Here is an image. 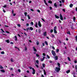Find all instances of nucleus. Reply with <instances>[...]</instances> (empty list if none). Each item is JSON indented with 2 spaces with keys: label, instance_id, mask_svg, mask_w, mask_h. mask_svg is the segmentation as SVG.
<instances>
[{
  "label": "nucleus",
  "instance_id": "nucleus-1",
  "mask_svg": "<svg viewBox=\"0 0 77 77\" xmlns=\"http://www.w3.org/2000/svg\"><path fill=\"white\" fill-rule=\"evenodd\" d=\"M55 70L57 72H59V71L60 70V67L58 68L57 67H56Z\"/></svg>",
  "mask_w": 77,
  "mask_h": 77
},
{
  "label": "nucleus",
  "instance_id": "nucleus-2",
  "mask_svg": "<svg viewBox=\"0 0 77 77\" xmlns=\"http://www.w3.org/2000/svg\"><path fill=\"white\" fill-rule=\"evenodd\" d=\"M60 17L61 20H62V21H63V17L62 16V14H60Z\"/></svg>",
  "mask_w": 77,
  "mask_h": 77
},
{
  "label": "nucleus",
  "instance_id": "nucleus-3",
  "mask_svg": "<svg viewBox=\"0 0 77 77\" xmlns=\"http://www.w3.org/2000/svg\"><path fill=\"white\" fill-rule=\"evenodd\" d=\"M52 54L54 56H56V54L55 53V52L53 50H52L51 51Z\"/></svg>",
  "mask_w": 77,
  "mask_h": 77
},
{
  "label": "nucleus",
  "instance_id": "nucleus-4",
  "mask_svg": "<svg viewBox=\"0 0 77 77\" xmlns=\"http://www.w3.org/2000/svg\"><path fill=\"white\" fill-rule=\"evenodd\" d=\"M38 26H39V27H40L42 26V25H41V22H40V21H38Z\"/></svg>",
  "mask_w": 77,
  "mask_h": 77
},
{
  "label": "nucleus",
  "instance_id": "nucleus-5",
  "mask_svg": "<svg viewBox=\"0 0 77 77\" xmlns=\"http://www.w3.org/2000/svg\"><path fill=\"white\" fill-rule=\"evenodd\" d=\"M32 71H33L32 72V74H35V70L33 68H32Z\"/></svg>",
  "mask_w": 77,
  "mask_h": 77
},
{
  "label": "nucleus",
  "instance_id": "nucleus-6",
  "mask_svg": "<svg viewBox=\"0 0 77 77\" xmlns=\"http://www.w3.org/2000/svg\"><path fill=\"white\" fill-rule=\"evenodd\" d=\"M43 35L44 36H47V32H44Z\"/></svg>",
  "mask_w": 77,
  "mask_h": 77
},
{
  "label": "nucleus",
  "instance_id": "nucleus-7",
  "mask_svg": "<svg viewBox=\"0 0 77 77\" xmlns=\"http://www.w3.org/2000/svg\"><path fill=\"white\" fill-rule=\"evenodd\" d=\"M55 17L57 19H59V17L57 16L56 15H55Z\"/></svg>",
  "mask_w": 77,
  "mask_h": 77
},
{
  "label": "nucleus",
  "instance_id": "nucleus-8",
  "mask_svg": "<svg viewBox=\"0 0 77 77\" xmlns=\"http://www.w3.org/2000/svg\"><path fill=\"white\" fill-rule=\"evenodd\" d=\"M54 33L57 34V31L56 30L54 29Z\"/></svg>",
  "mask_w": 77,
  "mask_h": 77
},
{
  "label": "nucleus",
  "instance_id": "nucleus-9",
  "mask_svg": "<svg viewBox=\"0 0 77 77\" xmlns=\"http://www.w3.org/2000/svg\"><path fill=\"white\" fill-rule=\"evenodd\" d=\"M55 60H57L58 59V57H57V56H56L55 57Z\"/></svg>",
  "mask_w": 77,
  "mask_h": 77
},
{
  "label": "nucleus",
  "instance_id": "nucleus-10",
  "mask_svg": "<svg viewBox=\"0 0 77 77\" xmlns=\"http://www.w3.org/2000/svg\"><path fill=\"white\" fill-rule=\"evenodd\" d=\"M1 72H5V70L4 69H2L0 70Z\"/></svg>",
  "mask_w": 77,
  "mask_h": 77
},
{
  "label": "nucleus",
  "instance_id": "nucleus-11",
  "mask_svg": "<svg viewBox=\"0 0 77 77\" xmlns=\"http://www.w3.org/2000/svg\"><path fill=\"white\" fill-rule=\"evenodd\" d=\"M35 27H36V28H38V23H37V22H36L35 24Z\"/></svg>",
  "mask_w": 77,
  "mask_h": 77
},
{
  "label": "nucleus",
  "instance_id": "nucleus-12",
  "mask_svg": "<svg viewBox=\"0 0 77 77\" xmlns=\"http://www.w3.org/2000/svg\"><path fill=\"white\" fill-rule=\"evenodd\" d=\"M54 6L55 7V8H57V5L56 3H55L54 4Z\"/></svg>",
  "mask_w": 77,
  "mask_h": 77
},
{
  "label": "nucleus",
  "instance_id": "nucleus-13",
  "mask_svg": "<svg viewBox=\"0 0 77 77\" xmlns=\"http://www.w3.org/2000/svg\"><path fill=\"white\" fill-rule=\"evenodd\" d=\"M57 65L58 66V67L59 68H60V63H57Z\"/></svg>",
  "mask_w": 77,
  "mask_h": 77
},
{
  "label": "nucleus",
  "instance_id": "nucleus-14",
  "mask_svg": "<svg viewBox=\"0 0 77 77\" xmlns=\"http://www.w3.org/2000/svg\"><path fill=\"white\" fill-rule=\"evenodd\" d=\"M33 49L34 50V51H37V50H36V49L35 48V47H33Z\"/></svg>",
  "mask_w": 77,
  "mask_h": 77
},
{
  "label": "nucleus",
  "instance_id": "nucleus-15",
  "mask_svg": "<svg viewBox=\"0 0 77 77\" xmlns=\"http://www.w3.org/2000/svg\"><path fill=\"white\" fill-rule=\"evenodd\" d=\"M24 14L25 17H26V16H27V12H24Z\"/></svg>",
  "mask_w": 77,
  "mask_h": 77
},
{
  "label": "nucleus",
  "instance_id": "nucleus-16",
  "mask_svg": "<svg viewBox=\"0 0 77 77\" xmlns=\"http://www.w3.org/2000/svg\"><path fill=\"white\" fill-rule=\"evenodd\" d=\"M73 4H70V5H69V6L70 7V8H72V6H73Z\"/></svg>",
  "mask_w": 77,
  "mask_h": 77
},
{
  "label": "nucleus",
  "instance_id": "nucleus-17",
  "mask_svg": "<svg viewBox=\"0 0 77 77\" xmlns=\"http://www.w3.org/2000/svg\"><path fill=\"white\" fill-rule=\"evenodd\" d=\"M0 68L2 69H4V67H2V66L0 65Z\"/></svg>",
  "mask_w": 77,
  "mask_h": 77
},
{
  "label": "nucleus",
  "instance_id": "nucleus-18",
  "mask_svg": "<svg viewBox=\"0 0 77 77\" xmlns=\"http://www.w3.org/2000/svg\"><path fill=\"white\" fill-rule=\"evenodd\" d=\"M48 3H50L51 4H52V1L50 0H49L48 1Z\"/></svg>",
  "mask_w": 77,
  "mask_h": 77
},
{
  "label": "nucleus",
  "instance_id": "nucleus-19",
  "mask_svg": "<svg viewBox=\"0 0 77 77\" xmlns=\"http://www.w3.org/2000/svg\"><path fill=\"white\" fill-rule=\"evenodd\" d=\"M29 29L30 30H33V28H32V27H31L29 28Z\"/></svg>",
  "mask_w": 77,
  "mask_h": 77
},
{
  "label": "nucleus",
  "instance_id": "nucleus-20",
  "mask_svg": "<svg viewBox=\"0 0 77 77\" xmlns=\"http://www.w3.org/2000/svg\"><path fill=\"white\" fill-rule=\"evenodd\" d=\"M75 17H73V21L74 22H75Z\"/></svg>",
  "mask_w": 77,
  "mask_h": 77
},
{
  "label": "nucleus",
  "instance_id": "nucleus-21",
  "mask_svg": "<svg viewBox=\"0 0 77 77\" xmlns=\"http://www.w3.org/2000/svg\"><path fill=\"white\" fill-rule=\"evenodd\" d=\"M43 71L44 72V74H45V75H46L47 74L46 73V72H45V70H43Z\"/></svg>",
  "mask_w": 77,
  "mask_h": 77
},
{
  "label": "nucleus",
  "instance_id": "nucleus-22",
  "mask_svg": "<svg viewBox=\"0 0 77 77\" xmlns=\"http://www.w3.org/2000/svg\"><path fill=\"white\" fill-rule=\"evenodd\" d=\"M45 64L44 63H43L42 64V66L43 68H45Z\"/></svg>",
  "mask_w": 77,
  "mask_h": 77
},
{
  "label": "nucleus",
  "instance_id": "nucleus-23",
  "mask_svg": "<svg viewBox=\"0 0 77 77\" xmlns=\"http://www.w3.org/2000/svg\"><path fill=\"white\" fill-rule=\"evenodd\" d=\"M66 72L67 74H68V73L70 72V70H69L68 71H66Z\"/></svg>",
  "mask_w": 77,
  "mask_h": 77
},
{
  "label": "nucleus",
  "instance_id": "nucleus-24",
  "mask_svg": "<svg viewBox=\"0 0 77 77\" xmlns=\"http://www.w3.org/2000/svg\"><path fill=\"white\" fill-rule=\"evenodd\" d=\"M6 42L7 43H9V39H8L7 40H6Z\"/></svg>",
  "mask_w": 77,
  "mask_h": 77
},
{
  "label": "nucleus",
  "instance_id": "nucleus-25",
  "mask_svg": "<svg viewBox=\"0 0 77 77\" xmlns=\"http://www.w3.org/2000/svg\"><path fill=\"white\" fill-rule=\"evenodd\" d=\"M69 61H70V62H71V59H70V58L69 57H67Z\"/></svg>",
  "mask_w": 77,
  "mask_h": 77
},
{
  "label": "nucleus",
  "instance_id": "nucleus-26",
  "mask_svg": "<svg viewBox=\"0 0 77 77\" xmlns=\"http://www.w3.org/2000/svg\"><path fill=\"white\" fill-rule=\"evenodd\" d=\"M66 54V52H65V51H64L63 52V54H64V55H65V54Z\"/></svg>",
  "mask_w": 77,
  "mask_h": 77
},
{
  "label": "nucleus",
  "instance_id": "nucleus-27",
  "mask_svg": "<svg viewBox=\"0 0 77 77\" xmlns=\"http://www.w3.org/2000/svg\"><path fill=\"white\" fill-rule=\"evenodd\" d=\"M14 38H15V41H17V36H15Z\"/></svg>",
  "mask_w": 77,
  "mask_h": 77
},
{
  "label": "nucleus",
  "instance_id": "nucleus-28",
  "mask_svg": "<svg viewBox=\"0 0 77 77\" xmlns=\"http://www.w3.org/2000/svg\"><path fill=\"white\" fill-rule=\"evenodd\" d=\"M54 30H57V26H55L54 29Z\"/></svg>",
  "mask_w": 77,
  "mask_h": 77
},
{
  "label": "nucleus",
  "instance_id": "nucleus-29",
  "mask_svg": "<svg viewBox=\"0 0 77 77\" xmlns=\"http://www.w3.org/2000/svg\"><path fill=\"white\" fill-rule=\"evenodd\" d=\"M27 16L28 17V19H29V20H30V16H29V15H27Z\"/></svg>",
  "mask_w": 77,
  "mask_h": 77
},
{
  "label": "nucleus",
  "instance_id": "nucleus-30",
  "mask_svg": "<svg viewBox=\"0 0 77 77\" xmlns=\"http://www.w3.org/2000/svg\"><path fill=\"white\" fill-rule=\"evenodd\" d=\"M1 53L2 54H5V52H4V51H3L1 52Z\"/></svg>",
  "mask_w": 77,
  "mask_h": 77
},
{
  "label": "nucleus",
  "instance_id": "nucleus-31",
  "mask_svg": "<svg viewBox=\"0 0 77 77\" xmlns=\"http://www.w3.org/2000/svg\"><path fill=\"white\" fill-rule=\"evenodd\" d=\"M45 59V57H43V58L41 60V61L42 62L44 60V59Z\"/></svg>",
  "mask_w": 77,
  "mask_h": 77
},
{
  "label": "nucleus",
  "instance_id": "nucleus-32",
  "mask_svg": "<svg viewBox=\"0 0 77 77\" xmlns=\"http://www.w3.org/2000/svg\"><path fill=\"white\" fill-rule=\"evenodd\" d=\"M36 45H39V42H38V41H37V42H36Z\"/></svg>",
  "mask_w": 77,
  "mask_h": 77
},
{
  "label": "nucleus",
  "instance_id": "nucleus-33",
  "mask_svg": "<svg viewBox=\"0 0 77 77\" xmlns=\"http://www.w3.org/2000/svg\"><path fill=\"white\" fill-rule=\"evenodd\" d=\"M71 29H74V27H73V26H71Z\"/></svg>",
  "mask_w": 77,
  "mask_h": 77
},
{
  "label": "nucleus",
  "instance_id": "nucleus-34",
  "mask_svg": "<svg viewBox=\"0 0 77 77\" xmlns=\"http://www.w3.org/2000/svg\"><path fill=\"white\" fill-rule=\"evenodd\" d=\"M50 32V33H53V30L51 29Z\"/></svg>",
  "mask_w": 77,
  "mask_h": 77
},
{
  "label": "nucleus",
  "instance_id": "nucleus-35",
  "mask_svg": "<svg viewBox=\"0 0 77 77\" xmlns=\"http://www.w3.org/2000/svg\"><path fill=\"white\" fill-rule=\"evenodd\" d=\"M11 62H14V60H13V59L12 58H11Z\"/></svg>",
  "mask_w": 77,
  "mask_h": 77
},
{
  "label": "nucleus",
  "instance_id": "nucleus-36",
  "mask_svg": "<svg viewBox=\"0 0 77 77\" xmlns=\"http://www.w3.org/2000/svg\"><path fill=\"white\" fill-rule=\"evenodd\" d=\"M38 33H41V30H40V29H38Z\"/></svg>",
  "mask_w": 77,
  "mask_h": 77
},
{
  "label": "nucleus",
  "instance_id": "nucleus-37",
  "mask_svg": "<svg viewBox=\"0 0 77 77\" xmlns=\"http://www.w3.org/2000/svg\"><path fill=\"white\" fill-rule=\"evenodd\" d=\"M45 44L47 45H48V42L47 41H45Z\"/></svg>",
  "mask_w": 77,
  "mask_h": 77
},
{
  "label": "nucleus",
  "instance_id": "nucleus-38",
  "mask_svg": "<svg viewBox=\"0 0 77 77\" xmlns=\"http://www.w3.org/2000/svg\"><path fill=\"white\" fill-rule=\"evenodd\" d=\"M47 57L48 58V59H50V57L48 55H47Z\"/></svg>",
  "mask_w": 77,
  "mask_h": 77
},
{
  "label": "nucleus",
  "instance_id": "nucleus-39",
  "mask_svg": "<svg viewBox=\"0 0 77 77\" xmlns=\"http://www.w3.org/2000/svg\"><path fill=\"white\" fill-rule=\"evenodd\" d=\"M67 34H69V35H71V33H70V31H69L68 32H67Z\"/></svg>",
  "mask_w": 77,
  "mask_h": 77
},
{
  "label": "nucleus",
  "instance_id": "nucleus-40",
  "mask_svg": "<svg viewBox=\"0 0 77 77\" xmlns=\"http://www.w3.org/2000/svg\"><path fill=\"white\" fill-rule=\"evenodd\" d=\"M17 26L19 27H21V25L20 24H18Z\"/></svg>",
  "mask_w": 77,
  "mask_h": 77
},
{
  "label": "nucleus",
  "instance_id": "nucleus-41",
  "mask_svg": "<svg viewBox=\"0 0 77 77\" xmlns=\"http://www.w3.org/2000/svg\"><path fill=\"white\" fill-rule=\"evenodd\" d=\"M62 11H63L64 12H65V9H62Z\"/></svg>",
  "mask_w": 77,
  "mask_h": 77
},
{
  "label": "nucleus",
  "instance_id": "nucleus-42",
  "mask_svg": "<svg viewBox=\"0 0 77 77\" xmlns=\"http://www.w3.org/2000/svg\"><path fill=\"white\" fill-rule=\"evenodd\" d=\"M37 11L38 12H39V13H40V12H41V11H40V10H37Z\"/></svg>",
  "mask_w": 77,
  "mask_h": 77
},
{
  "label": "nucleus",
  "instance_id": "nucleus-43",
  "mask_svg": "<svg viewBox=\"0 0 77 77\" xmlns=\"http://www.w3.org/2000/svg\"><path fill=\"white\" fill-rule=\"evenodd\" d=\"M56 51H57V53H58V52H59V49H57Z\"/></svg>",
  "mask_w": 77,
  "mask_h": 77
},
{
  "label": "nucleus",
  "instance_id": "nucleus-44",
  "mask_svg": "<svg viewBox=\"0 0 77 77\" xmlns=\"http://www.w3.org/2000/svg\"><path fill=\"white\" fill-rule=\"evenodd\" d=\"M36 62L37 63V64H38V63H39V61H38V60H36Z\"/></svg>",
  "mask_w": 77,
  "mask_h": 77
},
{
  "label": "nucleus",
  "instance_id": "nucleus-45",
  "mask_svg": "<svg viewBox=\"0 0 77 77\" xmlns=\"http://www.w3.org/2000/svg\"><path fill=\"white\" fill-rule=\"evenodd\" d=\"M29 68L30 69H32L33 70V68H32V67L31 66H29Z\"/></svg>",
  "mask_w": 77,
  "mask_h": 77
},
{
  "label": "nucleus",
  "instance_id": "nucleus-46",
  "mask_svg": "<svg viewBox=\"0 0 77 77\" xmlns=\"http://www.w3.org/2000/svg\"><path fill=\"white\" fill-rule=\"evenodd\" d=\"M27 50V47H26V46H25V51H26Z\"/></svg>",
  "mask_w": 77,
  "mask_h": 77
},
{
  "label": "nucleus",
  "instance_id": "nucleus-47",
  "mask_svg": "<svg viewBox=\"0 0 77 77\" xmlns=\"http://www.w3.org/2000/svg\"><path fill=\"white\" fill-rule=\"evenodd\" d=\"M36 56L37 57H39V55L38 54H36Z\"/></svg>",
  "mask_w": 77,
  "mask_h": 77
},
{
  "label": "nucleus",
  "instance_id": "nucleus-48",
  "mask_svg": "<svg viewBox=\"0 0 77 77\" xmlns=\"http://www.w3.org/2000/svg\"><path fill=\"white\" fill-rule=\"evenodd\" d=\"M1 30H2L3 32V33H5V31H4V30H3L2 29H1Z\"/></svg>",
  "mask_w": 77,
  "mask_h": 77
},
{
  "label": "nucleus",
  "instance_id": "nucleus-49",
  "mask_svg": "<svg viewBox=\"0 0 77 77\" xmlns=\"http://www.w3.org/2000/svg\"><path fill=\"white\" fill-rule=\"evenodd\" d=\"M18 71L19 72H21V70L20 69H18Z\"/></svg>",
  "mask_w": 77,
  "mask_h": 77
},
{
  "label": "nucleus",
  "instance_id": "nucleus-50",
  "mask_svg": "<svg viewBox=\"0 0 77 77\" xmlns=\"http://www.w3.org/2000/svg\"><path fill=\"white\" fill-rule=\"evenodd\" d=\"M75 39L77 41V35L75 37Z\"/></svg>",
  "mask_w": 77,
  "mask_h": 77
},
{
  "label": "nucleus",
  "instance_id": "nucleus-51",
  "mask_svg": "<svg viewBox=\"0 0 77 77\" xmlns=\"http://www.w3.org/2000/svg\"><path fill=\"white\" fill-rule=\"evenodd\" d=\"M42 54L43 56H45V53H43Z\"/></svg>",
  "mask_w": 77,
  "mask_h": 77
},
{
  "label": "nucleus",
  "instance_id": "nucleus-52",
  "mask_svg": "<svg viewBox=\"0 0 77 77\" xmlns=\"http://www.w3.org/2000/svg\"><path fill=\"white\" fill-rule=\"evenodd\" d=\"M30 10L31 11H32V12H33V11H34V10H33V9L32 8H31L30 9Z\"/></svg>",
  "mask_w": 77,
  "mask_h": 77
},
{
  "label": "nucleus",
  "instance_id": "nucleus-53",
  "mask_svg": "<svg viewBox=\"0 0 77 77\" xmlns=\"http://www.w3.org/2000/svg\"><path fill=\"white\" fill-rule=\"evenodd\" d=\"M52 38H53L54 37V35L53 34H52Z\"/></svg>",
  "mask_w": 77,
  "mask_h": 77
},
{
  "label": "nucleus",
  "instance_id": "nucleus-54",
  "mask_svg": "<svg viewBox=\"0 0 77 77\" xmlns=\"http://www.w3.org/2000/svg\"><path fill=\"white\" fill-rule=\"evenodd\" d=\"M41 20H42V21H44V22H45V20H44V19H43V18H42L41 19Z\"/></svg>",
  "mask_w": 77,
  "mask_h": 77
},
{
  "label": "nucleus",
  "instance_id": "nucleus-55",
  "mask_svg": "<svg viewBox=\"0 0 77 77\" xmlns=\"http://www.w3.org/2000/svg\"><path fill=\"white\" fill-rule=\"evenodd\" d=\"M62 3H65V0H62Z\"/></svg>",
  "mask_w": 77,
  "mask_h": 77
},
{
  "label": "nucleus",
  "instance_id": "nucleus-56",
  "mask_svg": "<svg viewBox=\"0 0 77 77\" xmlns=\"http://www.w3.org/2000/svg\"><path fill=\"white\" fill-rule=\"evenodd\" d=\"M31 25H33V22H32L31 23Z\"/></svg>",
  "mask_w": 77,
  "mask_h": 77
},
{
  "label": "nucleus",
  "instance_id": "nucleus-57",
  "mask_svg": "<svg viewBox=\"0 0 77 77\" xmlns=\"http://www.w3.org/2000/svg\"><path fill=\"white\" fill-rule=\"evenodd\" d=\"M29 26V23L26 24V26Z\"/></svg>",
  "mask_w": 77,
  "mask_h": 77
},
{
  "label": "nucleus",
  "instance_id": "nucleus-58",
  "mask_svg": "<svg viewBox=\"0 0 77 77\" xmlns=\"http://www.w3.org/2000/svg\"><path fill=\"white\" fill-rule=\"evenodd\" d=\"M49 8H50V10H52V7H50Z\"/></svg>",
  "mask_w": 77,
  "mask_h": 77
},
{
  "label": "nucleus",
  "instance_id": "nucleus-59",
  "mask_svg": "<svg viewBox=\"0 0 77 77\" xmlns=\"http://www.w3.org/2000/svg\"><path fill=\"white\" fill-rule=\"evenodd\" d=\"M35 66L37 67V68H39V66H38V65H35Z\"/></svg>",
  "mask_w": 77,
  "mask_h": 77
},
{
  "label": "nucleus",
  "instance_id": "nucleus-60",
  "mask_svg": "<svg viewBox=\"0 0 77 77\" xmlns=\"http://www.w3.org/2000/svg\"><path fill=\"white\" fill-rule=\"evenodd\" d=\"M42 45L43 47H44L45 46V44L44 43H42Z\"/></svg>",
  "mask_w": 77,
  "mask_h": 77
},
{
  "label": "nucleus",
  "instance_id": "nucleus-61",
  "mask_svg": "<svg viewBox=\"0 0 77 77\" xmlns=\"http://www.w3.org/2000/svg\"><path fill=\"white\" fill-rule=\"evenodd\" d=\"M6 6H7L6 5H5L3 7V8H6Z\"/></svg>",
  "mask_w": 77,
  "mask_h": 77
},
{
  "label": "nucleus",
  "instance_id": "nucleus-62",
  "mask_svg": "<svg viewBox=\"0 0 77 77\" xmlns=\"http://www.w3.org/2000/svg\"><path fill=\"white\" fill-rule=\"evenodd\" d=\"M11 13L12 14H14V10H13L12 11H11Z\"/></svg>",
  "mask_w": 77,
  "mask_h": 77
},
{
  "label": "nucleus",
  "instance_id": "nucleus-63",
  "mask_svg": "<svg viewBox=\"0 0 77 77\" xmlns=\"http://www.w3.org/2000/svg\"><path fill=\"white\" fill-rule=\"evenodd\" d=\"M66 41H68V40H69V39H68V38H66Z\"/></svg>",
  "mask_w": 77,
  "mask_h": 77
},
{
  "label": "nucleus",
  "instance_id": "nucleus-64",
  "mask_svg": "<svg viewBox=\"0 0 77 77\" xmlns=\"http://www.w3.org/2000/svg\"><path fill=\"white\" fill-rule=\"evenodd\" d=\"M13 15L14 17H15L16 15V14H14Z\"/></svg>",
  "mask_w": 77,
  "mask_h": 77
}]
</instances>
